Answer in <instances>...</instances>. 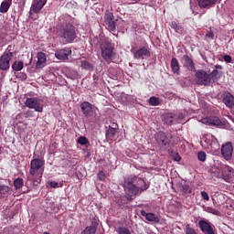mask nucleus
I'll list each match as a JSON object with an SVG mask.
<instances>
[{
	"label": "nucleus",
	"instance_id": "e433bc0d",
	"mask_svg": "<svg viewBox=\"0 0 234 234\" xmlns=\"http://www.w3.org/2000/svg\"><path fill=\"white\" fill-rule=\"evenodd\" d=\"M77 144H80V145H87V144H89V139L85 136H80L78 138Z\"/></svg>",
	"mask_w": 234,
	"mask_h": 234
},
{
	"label": "nucleus",
	"instance_id": "0eeeda50",
	"mask_svg": "<svg viewBox=\"0 0 234 234\" xmlns=\"http://www.w3.org/2000/svg\"><path fill=\"white\" fill-rule=\"evenodd\" d=\"M26 107H28V109H34L36 112H43V104L41 103V100L36 97L27 98L26 101Z\"/></svg>",
	"mask_w": 234,
	"mask_h": 234
},
{
	"label": "nucleus",
	"instance_id": "09e8293b",
	"mask_svg": "<svg viewBox=\"0 0 234 234\" xmlns=\"http://www.w3.org/2000/svg\"><path fill=\"white\" fill-rule=\"evenodd\" d=\"M49 186H50V187H58V182L52 181V182H50Z\"/></svg>",
	"mask_w": 234,
	"mask_h": 234
},
{
	"label": "nucleus",
	"instance_id": "9b49d317",
	"mask_svg": "<svg viewBox=\"0 0 234 234\" xmlns=\"http://www.w3.org/2000/svg\"><path fill=\"white\" fill-rule=\"evenodd\" d=\"M221 154L225 160H231L233 158V144L231 142H227L221 147Z\"/></svg>",
	"mask_w": 234,
	"mask_h": 234
},
{
	"label": "nucleus",
	"instance_id": "c9c22d12",
	"mask_svg": "<svg viewBox=\"0 0 234 234\" xmlns=\"http://www.w3.org/2000/svg\"><path fill=\"white\" fill-rule=\"evenodd\" d=\"M116 231L118 234H133L127 227H119Z\"/></svg>",
	"mask_w": 234,
	"mask_h": 234
},
{
	"label": "nucleus",
	"instance_id": "393cba45",
	"mask_svg": "<svg viewBox=\"0 0 234 234\" xmlns=\"http://www.w3.org/2000/svg\"><path fill=\"white\" fill-rule=\"evenodd\" d=\"M171 69L174 74H180V64L178 63V59H176V58H173L171 59Z\"/></svg>",
	"mask_w": 234,
	"mask_h": 234
},
{
	"label": "nucleus",
	"instance_id": "f8f14e48",
	"mask_svg": "<svg viewBox=\"0 0 234 234\" xmlns=\"http://www.w3.org/2000/svg\"><path fill=\"white\" fill-rule=\"evenodd\" d=\"M104 23L107 30L110 32H116V23H114V14L109 12L104 16Z\"/></svg>",
	"mask_w": 234,
	"mask_h": 234
},
{
	"label": "nucleus",
	"instance_id": "bb28decb",
	"mask_svg": "<svg viewBox=\"0 0 234 234\" xmlns=\"http://www.w3.org/2000/svg\"><path fill=\"white\" fill-rule=\"evenodd\" d=\"M163 122L166 125H173V122H175V115L173 113H166L163 115Z\"/></svg>",
	"mask_w": 234,
	"mask_h": 234
},
{
	"label": "nucleus",
	"instance_id": "1a4fd4ad",
	"mask_svg": "<svg viewBox=\"0 0 234 234\" xmlns=\"http://www.w3.org/2000/svg\"><path fill=\"white\" fill-rule=\"evenodd\" d=\"M203 122L208 123V125L218 127V129H227L228 127V121H220L218 117L205 118Z\"/></svg>",
	"mask_w": 234,
	"mask_h": 234
},
{
	"label": "nucleus",
	"instance_id": "79ce46f5",
	"mask_svg": "<svg viewBox=\"0 0 234 234\" xmlns=\"http://www.w3.org/2000/svg\"><path fill=\"white\" fill-rule=\"evenodd\" d=\"M207 212L211 213L212 215H217L218 217H220V211H218L213 207H207Z\"/></svg>",
	"mask_w": 234,
	"mask_h": 234
},
{
	"label": "nucleus",
	"instance_id": "7ed1b4c3",
	"mask_svg": "<svg viewBox=\"0 0 234 234\" xmlns=\"http://www.w3.org/2000/svg\"><path fill=\"white\" fill-rule=\"evenodd\" d=\"M43 173H45V160L39 158L32 159L30 161L29 174L32 176H35V175L38 176V180H37V184L41 183Z\"/></svg>",
	"mask_w": 234,
	"mask_h": 234
},
{
	"label": "nucleus",
	"instance_id": "7c9ffc66",
	"mask_svg": "<svg viewBox=\"0 0 234 234\" xmlns=\"http://www.w3.org/2000/svg\"><path fill=\"white\" fill-rule=\"evenodd\" d=\"M179 189L183 195H189L192 193L191 186H189L187 184H180Z\"/></svg>",
	"mask_w": 234,
	"mask_h": 234
},
{
	"label": "nucleus",
	"instance_id": "49530a36",
	"mask_svg": "<svg viewBox=\"0 0 234 234\" xmlns=\"http://www.w3.org/2000/svg\"><path fill=\"white\" fill-rule=\"evenodd\" d=\"M223 59H224V61H226V63H231V61H232V58L229 55H225L223 57Z\"/></svg>",
	"mask_w": 234,
	"mask_h": 234
},
{
	"label": "nucleus",
	"instance_id": "cd10ccee",
	"mask_svg": "<svg viewBox=\"0 0 234 234\" xmlns=\"http://www.w3.org/2000/svg\"><path fill=\"white\" fill-rule=\"evenodd\" d=\"M12 189L6 185H0V198H5Z\"/></svg>",
	"mask_w": 234,
	"mask_h": 234
},
{
	"label": "nucleus",
	"instance_id": "ddd939ff",
	"mask_svg": "<svg viewBox=\"0 0 234 234\" xmlns=\"http://www.w3.org/2000/svg\"><path fill=\"white\" fill-rule=\"evenodd\" d=\"M199 229L204 234H215V226L209 221L201 219L198 221Z\"/></svg>",
	"mask_w": 234,
	"mask_h": 234
},
{
	"label": "nucleus",
	"instance_id": "b1692460",
	"mask_svg": "<svg viewBox=\"0 0 234 234\" xmlns=\"http://www.w3.org/2000/svg\"><path fill=\"white\" fill-rule=\"evenodd\" d=\"M211 83H217L220 78H222V72L218 69H213L209 74Z\"/></svg>",
	"mask_w": 234,
	"mask_h": 234
},
{
	"label": "nucleus",
	"instance_id": "4c0bfd02",
	"mask_svg": "<svg viewBox=\"0 0 234 234\" xmlns=\"http://www.w3.org/2000/svg\"><path fill=\"white\" fill-rule=\"evenodd\" d=\"M185 233L186 234H197V231H195V229L191 228L189 224H187L185 228Z\"/></svg>",
	"mask_w": 234,
	"mask_h": 234
},
{
	"label": "nucleus",
	"instance_id": "9d476101",
	"mask_svg": "<svg viewBox=\"0 0 234 234\" xmlns=\"http://www.w3.org/2000/svg\"><path fill=\"white\" fill-rule=\"evenodd\" d=\"M94 109H96V106L87 101L80 103V111L85 118H90L94 112Z\"/></svg>",
	"mask_w": 234,
	"mask_h": 234
},
{
	"label": "nucleus",
	"instance_id": "6e6552de",
	"mask_svg": "<svg viewBox=\"0 0 234 234\" xmlns=\"http://www.w3.org/2000/svg\"><path fill=\"white\" fill-rule=\"evenodd\" d=\"M12 58H14L13 52H5L0 57V70H9Z\"/></svg>",
	"mask_w": 234,
	"mask_h": 234
},
{
	"label": "nucleus",
	"instance_id": "de8ad7c7",
	"mask_svg": "<svg viewBox=\"0 0 234 234\" xmlns=\"http://www.w3.org/2000/svg\"><path fill=\"white\" fill-rule=\"evenodd\" d=\"M173 160H175V162H180V160H182V156H180L178 154H176L173 156Z\"/></svg>",
	"mask_w": 234,
	"mask_h": 234
},
{
	"label": "nucleus",
	"instance_id": "423d86ee",
	"mask_svg": "<svg viewBox=\"0 0 234 234\" xmlns=\"http://www.w3.org/2000/svg\"><path fill=\"white\" fill-rule=\"evenodd\" d=\"M155 140L160 147H165V145H169V144H171V140H173V133L159 132L155 135Z\"/></svg>",
	"mask_w": 234,
	"mask_h": 234
},
{
	"label": "nucleus",
	"instance_id": "f257e3e1",
	"mask_svg": "<svg viewBox=\"0 0 234 234\" xmlns=\"http://www.w3.org/2000/svg\"><path fill=\"white\" fill-rule=\"evenodd\" d=\"M122 187L124 193L127 195L126 200H128V202H133L137 195L144 193V191H147L149 184H147L144 178L131 175L124 178Z\"/></svg>",
	"mask_w": 234,
	"mask_h": 234
},
{
	"label": "nucleus",
	"instance_id": "37998d69",
	"mask_svg": "<svg viewBox=\"0 0 234 234\" xmlns=\"http://www.w3.org/2000/svg\"><path fill=\"white\" fill-rule=\"evenodd\" d=\"M206 37H207L208 39H214L215 33H213L211 30H208L206 33Z\"/></svg>",
	"mask_w": 234,
	"mask_h": 234
},
{
	"label": "nucleus",
	"instance_id": "58836bf2",
	"mask_svg": "<svg viewBox=\"0 0 234 234\" xmlns=\"http://www.w3.org/2000/svg\"><path fill=\"white\" fill-rule=\"evenodd\" d=\"M97 177H98V180H100L101 182H103L105 178H107V176L105 175V172L100 171L97 175Z\"/></svg>",
	"mask_w": 234,
	"mask_h": 234
},
{
	"label": "nucleus",
	"instance_id": "aec40b11",
	"mask_svg": "<svg viewBox=\"0 0 234 234\" xmlns=\"http://www.w3.org/2000/svg\"><path fill=\"white\" fill-rule=\"evenodd\" d=\"M114 127L109 126V129L106 131V139L110 142H112L116 138V129H118V124L113 123Z\"/></svg>",
	"mask_w": 234,
	"mask_h": 234
},
{
	"label": "nucleus",
	"instance_id": "a878e982",
	"mask_svg": "<svg viewBox=\"0 0 234 234\" xmlns=\"http://www.w3.org/2000/svg\"><path fill=\"white\" fill-rule=\"evenodd\" d=\"M218 0H197L198 6L200 8H207V6H211L212 5H216Z\"/></svg>",
	"mask_w": 234,
	"mask_h": 234
},
{
	"label": "nucleus",
	"instance_id": "f03ea898",
	"mask_svg": "<svg viewBox=\"0 0 234 234\" xmlns=\"http://www.w3.org/2000/svg\"><path fill=\"white\" fill-rule=\"evenodd\" d=\"M55 34L66 43H74V39L78 37L76 35V27L69 22H59L55 27Z\"/></svg>",
	"mask_w": 234,
	"mask_h": 234
},
{
	"label": "nucleus",
	"instance_id": "3c124183",
	"mask_svg": "<svg viewBox=\"0 0 234 234\" xmlns=\"http://www.w3.org/2000/svg\"><path fill=\"white\" fill-rule=\"evenodd\" d=\"M5 52H12V45H9L5 50Z\"/></svg>",
	"mask_w": 234,
	"mask_h": 234
},
{
	"label": "nucleus",
	"instance_id": "8fccbe9b",
	"mask_svg": "<svg viewBox=\"0 0 234 234\" xmlns=\"http://www.w3.org/2000/svg\"><path fill=\"white\" fill-rule=\"evenodd\" d=\"M215 69H216V70H222V66L217 64V65L215 66Z\"/></svg>",
	"mask_w": 234,
	"mask_h": 234
},
{
	"label": "nucleus",
	"instance_id": "4be33fe9",
	"mask_svg": "<svg viewBox=\"0 0 234 234\" xmlns=\"http://www.w3.org/2000/svg\"><path fill=\"white\" fill-rule=\"evenodd\" d=\"M37 58V69H43L47 63V55L44 52H38Z\"/></svg>",
	"mask_w": 234,
	"mask_h": 234
},
{
	"label": "nucleus",
	"instance_id": "2f4dec72",
	"mask_svg": "<svg viewBox=\"0 0 234 234\" xmlns=\"http://www.w3.org/2000/svg\"><path fill=\"white\" fill-rule=\"evenodd\" d=\"M24 63L23 61L16 60L13 63L12 69L16 70V72H19V70H23Z\"/></svg>",
	"mask_w": 234,
	"mask_h": 234
},
{
	"label": "nucleus",
	"instance_id": "2eb2a0df",
	"mask_svg": "<svg viewBox=\"0 0 234 234\" xmlns=\"http://www.w3.org/2000/svg\"><path fill=\"white\" fill-rule=\"evenodd\" d=\"M72 54V48H64L62 49H58L55 52V58L59 59L60 61H67L69 59V56Z\"/></svg>",
	"mask_w": 234,
	"mask_h": 234
},
{
	"label": "nucleus",
	"instance_id": "dca6fc26",
	"mask_svg": "<svg viewBox=\"0 0 234 234\" xmlns=\"http://www.w3.org/2000/svg\"><path fill=\"white\" fill-rule=\"evenodd\" d=\"M142 217H144L148 222H154V224H158L160 222V216L154 213H147L145 210L141 211Z\"/></svg>",
	"mask_w": 234,
	"mask_h": 234
},
{
	"label": "nucleus",
	"instance_id": "a18cd8bd",
	"mask_svg": "<svg viewBox=\"0 0 234 234\" xmlns=\"http://www.w3.org/2000/svg\"><path fill=\"white\" fill-rule=\"evenodd\" d=\"M200 195L203 200H207V201L209 200V195L207 194V192L202 191Z\"/></svg>",
	"mask_w": 234,
	"mask_h": 234
},
{
	"label": "nucleus",
	"instance_id": "c03bdc74",
	"mask_svg": "<svg viewBox=\"0 0 234 234\" xmlns=\"http://www.w3.org/2000/svg\"><path fill=\"white\" fill-rule=\"evenodd\" d=\"M93 83L95 87H98V81L100 80V76L98 74H93Z\"/></svg>",
	"mask_w": 234,
	"mask_h": 234
},
{
	"label": "nucleus",
	"instance_id": "5701e85b",
	"mask_svg": "<svg viewBox=\"0 0 234 234\" xmlns=\"http://www.w3.org/2000/svg\"><path fill=\"white\" fill-rule=\"evenodd\" d=\"M10 6H12V0H4L0 5V13L6 14L10 10Z\"/></svg>",
	"mask_w": 234,
	"mask_h": 234
},
{
	"label": "nucleus",
	"instance_id": "39448f33",
	"mask_svg": "<svg viewBox=\"0 0 234 234\" xmlns=\"http://www.w3.org/2000/svg\"><path fill=\"white\" fill-rule=\"evenodd\" d=\"M196 78L197 80L198 85H204L205 87H209L211 85V76L206 72L204 69H198L196 72Z\"/></svg>",
	"mask_w": 234,
	"mask_h": 234
},
{
	"label": "nucleus",
	"instance_id": "a211bd4d",
	"mask_svg": "<svg viewBox=\"0 0 234 234\" xmlns=\"http://www.w3.org/2000/svg\"><path fill=\"white\" fill-rule=\"evenodd\" d=\"M45 5H47V0H35L31 7L35 14H39Z\"/></svg>",
	"mask_w": 234,
	"mask_h": 234
},
{
	"label": "nucleus",
	"instance_id": "ea45409f",
	"mask_svg": "<svg viewBox=\"0 0 234 234\" xmlns=\"http://www.w3.org/2000/svg\"><path fill=\"white\" fill-rule=\"evenodd\" d=\"M34 116H35V113H34V111L32 110H28L26 112H24L25 118H34Z\"/></svg>",
	"mask_w": 234,
	"mask_h": 234
},
{
	"label": "nucleus",
	"instance_id": "4468645a",
	"mask_svg": "<svg viewBox=\"0 0 234 234\" xmlns=\"http://www.w3.org/2000/svg\"><path fill=\"white\" fill-rule=\"evenodd\" d=\"M133 54L134 59H147V58H151V50L145 47L133 51Z\"/></svg>",
	"mask_w": 234,
	"mask_h": 234
},
{
	"label": "nucleus",
	"instance_id": "72a5a7b5",
	"mask_svg": "<svg viewBox=\"0 0 234 234\" xmlns=\"http://www.w3.org/2000/svg\"><path fill=\"white\" fill-rule=\"evenodd\" d=\"M149 105H152V107H158L160 105V98L157 97H151L148 100Z\"/></svg>",
	"mask_w": 234,
	"mask_h": 234
},
{
	"label": "nucleus",
	"instance_id": "473e14b6",
	"mask_svg": "<svg viewBox=\"0 0 234 234\" xmlns=\"http://www.w3.org/2000/svg\"><path fill=\"white\" fill-rule=\"evenodd\" d=\"M80 67L81 69H84V70H94V66H92V64L87 60H82Z\"/></svg>",
	"mask_w": 234,
	"mask_h": 234
},
{
	"label": "nucleus",
	"instance_id": "f3484780",
	"mask_svg": "<svg viewBox=\"0 0 234 234\" xmlns=\"http://www.w3.org/2000/svg\"><path fill=\"white\" fill-rule=\"evenodd\" d=\"M183 67L191 72L195 71V62L193 61V58L189 57V55L183 56Z\"/></svg>",
	"mask_w": 234,
	"mask_h": 234
},
{
	"label": "nucleus",
	"instance_id": "603ef678",
	"mask_svg": "<svg viewBox=\"0 0 234 234\" xmlns=\"http://www.w3.org/2000/svg\"><path fill=\"white\" fill-rule=\"evenodd\" d=\"M233 168H231V167H229V173H231V170H232Z\"/></svg>",
	"mask_w": 234,
	"mask_h": 234
},
{
	"label": "nucleus",
	"instance_id": "c85d7f7f",
	"mask_svg": "<svg viewBox=\"0 0 234 234\" xmlns=\"http://www.w3.org/2000/svg\"><path fill=\"white\" fill-rule=\"evenodd\" d=\"M171 28L177 34H184V27L181 24L176 23V21L171 23Z\"/></svg>",
	"mask_w": 234,
	"mask_h": 234
},
{
	"label": "nucleus",
	"instance_id": "f704fd0d",
	"mask_svg": "<svg viewBox=\"0 0 234 234\" xmlns=\"http://www.w3.org/2000/svg\"><path fill=\"white\" fill-rule=\"evenodd\" d=\"M67 77L69 78V80H78L80 74L76 70H70L68 72Z\"/></svg>",
	"mask_w": 234,
	"mask_h": 234
},
{
	"label": "nucleus",
	"instance_id": "6ab92c4d",
	"mask_svg": "<svg viewBox=\"0 0 234 234\" xmlns=\"http://www.w3.org/2000/svg\"><path fill=\"white\" fill-rule=\"evenodd\" d=\"M223 103L229 109H234V96L230 92H227L223 97Z\"/></svg>",
	"mask_w": 234,
	"mask_h": 234
},
{
	"label": "nucleus",
	"instance_id": "a19ab883",
	"mask_svg": "<svg viewBox=\"0 0 234 234\" xmlns=\"http://www.w3.org/2000/svg\"><path fill=\"white\" fill-rule=\"evenodd\" d=\"M197 158L199 162H206V153L205 152H199L197 154Z\"/></svg>",
	"mask_w": 234,
	"mask_h": 234
},
{
	"label": "nucleus",
	"instance_id": "c756f323",
	"mask_svg": "<svg viewBox=\"0 0 234 234\" xmlns=\"http://www.w3.org/2000/svg\"><path fill=\"white\" fill-rule=\"evenodd\" d=\"M13 186H14L15 189L17 191V190L21 189L23 187V186H25V180H23V178L18 177L14 180Z\"/></svg>",
	"mask_w": 234,
	"mask_h": 234
},
{
	"label": "nucleus",
	"instance_id": "20e7f679",
	"mask_svg": "<svg viewBox=\"0 0 234 234\" xmlns=\"http://www.w3.org/2000/svg\"><path fill=\"white\" fill-rule=\"evenodd\" d=\"M101 58L106 63H111L114 59V48L109 39H104L101 44Z\"/></svg>",
	"mask_w": 234,
	"mask_h": 234
},
{
	"label": "nucleus",
	"instance_id": "412c9836",
	"mask_svg": "<svg viewBox=\"0 0 234 234\" xmlns=\"http://www.w3.org/2000/svg\"><path fill=\"white\" fill-rule=\"evenodd\" d=\"M98 225V221L94 219L93 221H91L90 226L86 227L85 229L81 232V234H96Z\"/></svg>",
	"mask_w": 234,
	"mask_h": 234
}]
</instances>
